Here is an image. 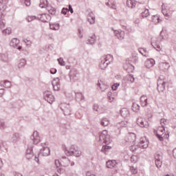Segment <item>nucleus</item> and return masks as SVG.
<instances>
[{"instance_id": "1", "label": "nucleus", "mask_w": 176, "mask_h": 176, "mask_svg": "<svg viewBox=\"0 0 176 176\" xmlns=\"http://www.w3.org/2000/svg\"><path fill=\"white\" fill-rule=\"evenodd\" d=\"M63 151L67 156H75L76 157L82 156V151L75 145H72L69 148L64 146Z\"/></svg>"}, {"instance_id": "2", "label": "nucleus", "mask_w": 176, "mask_h": 176, "mask_svg": "<svg viewBox=\"0 0 176 176\" xmlns=\"http://www.w3.org/2000/svg\"><path fill=\"white\" fill-rule=\"evenodd\" d=\"M164 131H166L164 125H161V126L158 127L157 131H154V133H155L156 137L158 138L159 141H164V139L167 140L170 137V135L168 133H164Z\"/></svg>"}, {"instance_id": "3", "label": "nucleus", "mask_w": 176, "mask_h": 176, "mask_svg": "<svg viewBox=\"0 0 176 176\" xmlns=\"http://www.w3.org/2000/svg\"><path fill=\"white\" fill-rule=\"evenodd\" d=\"M99 141L100 142H102L103 144H106L107 145L111 144V139L108 135V131L107 130H104L99 133Z\"/></svg>"}, {"instance_id": "4", "label": "nucleus", "mask_w": 176, "mask_h": 176, "mask_svg": "<svg viewBox=\"0 0 176 176\" xmlns=\"http://www.w3.org/2000/svg\"><path fill=\"white\" fill-rule=\"evenodd\" d=\"M43 98L45 100V101L48 102L49 104H53L55 100L54 96L50 91H45L43 93Z\"/></svg>"}, {"instance_id": "5", "label": "nucleus", "mask_w": 176, "mask_h": 176, "mask_svg": "<svg viewBox=\"0 0 176 176\" xmlns=\"http://www.w3.org/2000/svg\"><path fill=\"white\" fill-rule=\"evenodd\" d=\"M69 76L70 82L74 83V82L79 80V72L76 69H73L70 71Z\"/></svg>"}, {"instance_id": "6", "label": "nucleus", "mask_w": 176, "mask_h": 176, "mask_svg": "<svg viewBox=\"0 0 176 176\" xmlns=\"http://www.w3.org/2000/svg\"><path fill=\"white\" fill-rule=\"evenodd\" d=\"M60 109L63 112L65 116H69L71 115V106L67 103H61L59 105Z\"/></svg>"}, {"instance_id": "7", "label": "nucleus", "mask_w": 176, "mask_h": 176, "mask_svg": "<svg viewBox=\"0 0 176 176\" xmlns=\"http://www.w3.org/2000/svg\"><path fill=\"white\" fill-rule=\"evenodd\" d=\"M157 90L159 92H163L166 90V81L164 77L160 76L157 81Z\"/></svg>"}, {"instance_id": "8", "label": "nucleus", "mask_w": 176, "mask_h": 176, "mask_svg": "<svg viewBox=\"0 0 176 176\" xmlns=\"http://www.w3.org/2000/svg\"><path fill=\"white\" fill-rule=\"evenodd\" d=\"M41 146H43V148L40 150L38 156H49L50 155V148L46 146V144L45 143H41Z\"/></svg>"}, {"instance_id": "9", "label": "nucleus", "mask_w": 176, "mask_h": 176, "mask_svg": "<svg viewBox=\"0 0 176 176\" xmlns=\"http://www.w3.org/2000/svg\"><path fill=\"white\" fill-rule=\"evenodd\" d=\"M160 38H152V42H151V45L157 52H161L162 47L160 46Z\"/></svg>"}, {"instance_id": "10", "label": "nucleus", "mask_w": 176, "mask_h": 176, "mask_svg": "<svg viewBox=\"0 0 176 176\" xmlns=\"http://www.w3.org/2000/svg\"><path fill=\"white\" fill-rule=\"evenodd\" d=\"M136 123L140 126V127H145V129H148V127H149V123L148 121L145 120V119L142 117L137 118Z\"/></svg>"}, {"instance_id": "11", "label": "nucleus", "mask_w": 176, "mask_h": 176, "mask_svg": "<svg viewBox=\"0 0 176 176\" xmlns=\"http://www.w3.org/2000/svg\"><path fill=\"white\" fill-rule=\"evenodd\" d=\"M30 140H32L34 145H36V144H39V142H41V137L39 136V132L34 131L33 132L32 135L30 137Z\"/></svg>"}, {"instance_id": "12", "label": "nucleus", "mask_w": 176, "mask_h": 176, "mask_svg": "<svg viewBox=\"0 0 176 176\" xmlns=\"http://www.w3.org/2000/svg\"><path fill=\"white\" fill-rule=\"evenodd\" d=\"M20 45V40L14 38H12L10 42V46H12V47H14V49H18V50H21V46Z\"/></svg>"}, {"instance_id": "13", "label": "nucleus", "mask_w": 176, "mask_h": 176, "mask_svg": "<svg viewBox=\"0 0 176 176\" xmlns=\"http://www.w3.org/2000/svg\"><path fill=\"white\" fill-rule=\"evenodd\" d=\"M52 87L54 91H58L60 90V78H56L52 82Z\"/></svg>"}, {"instance_id": "14", "label": "nucleus", "mask_w": 176, "mask_h": 176, "mask_svg": "<svg viewBox=\"0 0 176 176\" xmlns=\"http://www.w3.org/2000/svg\"><path fill=\"white\" fill-rule=\"evenodd\" d=\"M149 145V142L148 140H146V138H140V143H139V146L142 149H146V148Z\"/></svg>"}, {"instance_id": "15", "label": "nucleus", "mask_w": 176, "mask_h": 176, "mask_svg": "<svg viewBox=\"0 0 176 176\" xmlns=\"http://www.w3.org/2000/svg\"><path fill=\"white\" fill-rule=\"evenodd\" d=\"M114 35L118 38V39H120V41L124 39V31L123 30H114Z\"/></svg>"}, {"instance_id": "16", "label": "nucleus", "mask_w": 176, "mask_h": 176, "mask_svg": "<svg viewBox=\"0 0 176 176\" xmlns=\"http://www.w3.org/2000/svg\"><path fill=\"white\" fill-rule=\"evenodd\" d=\"M126 142H128L129 144H134L135 142V134L134 133H129L126 139Z\"/></svg>"}, {"instance_id": "17", "label": "nucleus", "mask_w": 176, "mask_h": 176, "mask_svg": "<svg viewBox=\"0 0 176 176\" xmlns=\"http://www.w3.org/2000/svg\"><path fill=\"white\" fill-rule=\"evenodd\" d=\"M11 140L14 144H17L21 140V135L19 133H15L12 135Z\"/></svg>"}, {"instance_id": "18", "label": "nucleus", "mask_w": 176, "mask_h": 176, "mask_svg": "<svg viewBox=\"0 0 176 176\" xmlns=\"http://www.w3.org/2000/svg\"><path fill=\"white\" fill-rule=\"evenodd\" d=\"M159 68L161 71L166 72V71H168V68H170V65L168 63H160L159 65Z\"/></svg>"}, {"instance_id": "19", "label": "nucleus", "mask_w": 176, "mask_h": 176, "mask_svg": "<svg viewBox=\"0 0 176 176\" xmlns=\"http://www.w3.org/2000/svg\"><path fill=\"white\" fill-rule=\"evenodd\" d=\"M87 21L89 22V24L92 25L96 23V16L93 12H89L87 15Z\"/></svg>"}, {"instance_id": "20", "label": "nucleus", "mask_w": 176, "mask_h": 176, "mask_svg": "<svg viewBox=\"0 0 176 176\" xmlns=\"http://www.w3.org/2000/svg\"><path fill=\"white\" fill-rule=\"evenodd\" d=\"M96 41V37L94 34L89 36V38L86 40L87 45H94Z\"/></svg>"}, {"instance_id": "21", "label": "nucleus", "mask_w": 176, "mask_h": 176, "mask_svg": "<svg viewBox=\"0 0 176 176\" xmlns=\"http://www.w3.org/2000/svg\"><path fill=\"white\" fill-rule=\"evenodd\" d=\"M140 104L143 107H148L149 103L148 102V98L146 97V96H141Z\"/></svg>"}, {"instance_id": "22", "label": "nucleus", "mask_w": 176, "mask_h": 176, "mask_svg": "<svg viewBox=\"0 0 176 176\" xmlns=\"http://www.w3.org/2000/svg\"><path fill=\"white\" fill-rule=\"evenodd\" d=\"M120 113L122 118H129L130 116V111L127 109V108H122Z\"/></svg>"}, {"instance_id": "23", "label": "nucleus", "mask_w": 176, "mask_h": 176, "mask_svg": "<svg viewBox=\"0 0 176 176\" xmlns=\"http://www.w3.org/2000/svg\"><path fill=\"white\" fill-rule=\"evenodd\" d=\"M76 101H77V102H83V101H85V96H83L82 93H76Z\"/></svg>"}, {"instance_id": "24", "label": "nucleus", "mask_w": 176, "mask_h": 176, "mask_svg": "<svg viewBox=\"0 0 176 176\" xmlns=\"http://www.w3.org/2000/svg\"><path fill=\"white\" fill-rule=\"evenodd\" d=\"M52 17L48 14H42L40 19L43 23H48L49 20H50Z\"/></svg>"}, {"instance_id": "25", "label": "nucleus", "mask_w": 176, "mask_h": 176, "mask_svg": "<svg viewBox=\"0 0 176 176\" xmlns=\"http://www.w3.org/2000/svg\"><path fill=\"white\" fill-rule=\"evenodd\" d=\"M144 64H145L146 68H152V67L155 65V63L153 58H151L146 60Z\"/></svg>"}, {"instance_id": "26", "label": "nucleus", "mask_w": 176, "mask_h": 176, "mask_svg": "<svg viewBox=\"0 0 176 176\" xmlns=\"http://www.w3.org/2000/svg\"><path fill=\"white\" fill-rule=\"evenodd\" d=\"M102 60L104 61H106L107 63H109V64H111V61L113 60V56L111 54H107L101 58Z\"/></svg>"}, {"instance_id": "27", "label": "nucleus", "mask_w": 176, "mask_h": 176, "mask_svg": "<svg viewBox=\"0 0 176 176\" xmlns=\"http://www.w3.org/2000/svg\"><path fill=\"white\" fill-rule=\"evenodd\" d=\"M55 166L56 167L57 171L59 174L61 173H64V170L60 167H61V163H60V160H55Z\"/></svg>"}, {"instance_id": "28", "label": "nucleus", "mask_w": 176, "mask_h": 176, "mask_svg": "<svg viewBox=\"0 0 176 176\" xmlns=\"http://www.w3.org/2000/svg\"><path fill=\"white\" fill-rule=\"evenodd\" d=\"M107 168H113L116 166V160H109L106 163Z\"/></svg>"}, {"instance_id": "29", "label": "nucleus", "mask_w": 176, "mask_h": 176, "mask_svg": "<svg viewBox=\"0 0 176 176\" xmlns=\"http://www.w3.org/2000/svg\"><path fill=\"white\" fill-rule=\"evenodd\" d=\"M112 149V147L110 146H108V144L103 145L101 148V152L104 153V155H108V152H109V150Z\"/></svg>"}, {"instance_id": "30", "label": "nucleus", "mask_w": 176, "mask_h": 176, "mask_svg": "<svg viewBox=\"0 0 176 176\" xmlns=\"http://www.w3.org/2000/svg\"><path fill=\"white\" fill-rule=\"evenodd\" d=\"M108 65H109V63L101 58V61L99 65L100 69H105Z\"/></svg>"}, {"instance_id": "31", "label": "nucleus", "mask_w": 176, "mask_h": 176, "mask_svg": "<svg viewBox=\"0 0 176 176\" xmlns=\"http://www.w3.org/2000/svg\"><path fill=\"white\" fill-rule=\"evenodd\" d=\"M138 50L142 56H144V57L149 56V53L147 52L146 48H139Z\"/></svg>"}, {"instance_id": "32", "label": "nucleus", "mask_w": 176, "mask_h": 176, "mask_svg": "<svg viewBox=\"0 0 176 176\" xmlns=\"http://www.w3.org/2000/svg\"><path fill=\"white\" fill-rule=\"evenodd\" d=\"M136 3L135 1L133 0H127L126 1V6L128 8H131V9H133V8H135Z\"/></svg>"}, {"instance_id": "33", "label": "nucleus", "mask_w": 176, "mask_h": 176, "mask_svg": "<svg viewBox=\"0 0 176 176\" xmlns=\"http://www.w3.org/2000/svg\"><path fill=\"white\" fill-rule=\"evenodd\" d=\"M93 109H94V111H96V112H98L99 113H102V112H104V111H105V109H101V107H100V106H98V104H94Z\"/></svg>"}, {"instance_id": "34", "label": "nucleus", "mask_w": 176, "mask_h": 176, "mask_svg": "<svg viewBox=\"0 0 176 176\" xmlns=\"http://www.w3.org/2000/svg\"><path fill=\"white\" fill-rule=\"evenodd\" d=\"M40 8H43L49 6V2L47 0H40V4H39Z\"/></svg>"}, {"instance_id": "35", "label": "nucleus", "mask_w": 176, "mask_h": 176, "mask_svg": "<svg viewBox=\"0 0 176 176\" xmlns=\"http://www.w3.org/2000/svg\"><path fill=\"white\" fill-rule=\"evenodd\" d=\"M1 86H2L3 87H6V89H9L12 87V83L8 80L2 81L1 82Z\"/></svg>"}, {"instance_id": "36", "label": "nucleus", "mask_w": 176, "mask_h": 176, "mask_svg": "<svg viewBox=\"0 0 176 176\" xmlns=\"http://www.w3.org/2000/svg\"><path fill=\"white\" fill-rule=\"evenodd\" d=\"M50 30H54V31H58L60 30V24L58 23H50Z\"/></svg>"}, {"instance_id": "37", "label": "nucleus", "mask_w": 176, "mask_h": 176, "mask_svg": "<svg viewBox=\"0 0 176 176\" xmlns=\"http://www.w3.org/2000/svg\"><path fill=\"white\" fill-rule=\"evenodd\" d=\"M100 124L104 127H107V126L109 125V120H108V118H102L100 120Z\"/></svg>"}, {"instance_id": "38", "label": "nucleus", "mask_w": 176, "mask_h": 176, "mask_svg": "<svg viewBox=\"0 0 176 176\" xmlns=\"http://www.w3.org/2000/svg\"><path fill=\"white\" fill-rule=\"evenodd\" d=\"M46 9H47L48 13L50 14H52V16H54V14H56V8L48 6V7H47Z\"/></svg>"}, {"instance_id": "39", "label": "nucleus", "mask_w": 176, "mask_h": 176, "mask_svg": "<svg viewBox=\"0 0 176 176\" xmlns=\"http://www.w3.org/2000/svg\"><path fill=\"white\" fill-rule=\"evenodd\" d=\"M140 104H137V102H133L132 104V110L133 112H140Z\"/></svg>"}, {"instance_id": "40", "label": "nucleus", "mask_w": 176, "mask_h": 176, "mask_svg": "<svg viewBox=\"0 0 176 176\" xmlns=\"http://www.w3.org/2000/svg\"><path fill=\"white\" fill-rule=\"evenodd\" d=\"M98 87H100L101 91H105V90H107L108 87H109L108 85L104 83H98Z\"/></svg>"}, {"instance_id": "41", "label": "nucleus", "mask_w": 176, "mask_h": 176, "mask_svg": "<svg viewBox=\"0 0 176 176\" xmlns=\"http://www.w3.org/2000/svg\"><path fill=\"white\" fill-rule=\"evenodd\" d=\"M153 23H155V24H159L162 20H160V16L159 15H154L152 18Z\"/></svg>"}, {"instance_id": "42", "label": "nucleus", "mask_w": 176, "mask_h": 176, "mask_svg": "<svg viewBox=\"0 0 176 176\" xmlns=\"http://www.w3.org/2000/svg\"><path fill=\"white\" fill-rule=\"evenodd\" d=\"M27 64V60L25 59L22 58L19 60V63H18V68H23V67H25Z\"/></svg>"}, {"instance_id": "43", "label": "nucleus", "mask_w": 176, "mask_h": 176, "mask_svg": "<svg viewBox=\"0 0 176 176\" xmlns=\"http://www.w3.org/2000/svg\"><path fill=\"white\" fill-rule=\"evenodd\" d=\"M69 164L72 166H75V162L69 160V159H66L65 160V165L64 167H68L69 166Z\"/></svg>"}, {"instance_id": "44", "label": "nucleus", "mask_w": 176, "mask_h": 176, "mask_svg": "<svg viewBox=\"0 0 176 176\" xmlns=\"http://www.w3.org/2000/svg\"><path fill=\"white\" fill-rule=\"evenodd\" d=\"M149 16V10L145 8L143 12L141 13V16L143 19H145V17H148Z\"/></svg>"}, {"instance_id": "45", "label": "nucleus", "mask_w": 176, "mask_h": 176, "mask_svg": "<svg viewBox=\"0 0 176 176\" xmlns=\"http://www.w3.org/2000/svg\"><path fill=\"white\" fill-rule=\"evenodd\" d=\"M140 144L138 145H131L130 147H129V149L131 151V152H135L138 149H140Z\"/></svg>"}, {"instance_id": "46", "label": "nucleus", "mask_w": 176, "mask_h": 176, "mask_svg": "<svg viewBox=\"0 0 176 176\" xmlns=\"http://www.w3.org/2000/svg\"><path fill=\"white\" fill-rule=\"evenodd\" d=\"M126 79L129 82H131V83H134V80H135L133 74H129L126 76Z\"/></svg>"}, {"instance_id": "47", "label": "nucleus", "mask_w": 176, "mask_h": 176, "mask_svg": "<svg viewBox=\"0 0 176 176\" xmlns=\"http://www.w3.org/2000/svg\"><path fill=\"white\" fill-rule=\"evenodd\" d=\"M3 34L4 35H10V34H12V28H8L3 30Z\"/></svg>"}, {"instance_id": "48", "label": "nucleus", "mask_w": 176, "mask_h": 176, "mask_svg": "<svg viewBox=\"0 0 176 176\" xmlns=\"http://www.w3.org/2000/svg\"><path fill=\"white\" fill-rule=\"evenodd\" d=\"M129 168L132 174H137L138 173V169H137V168L134 166H129Z\"/></svg>"}, {"instance_id": "49", "label": "nucleus", "mask_w": 176, "mask_h": 176, "mask_svg": "<svg viewBox=\"0 0 176 176\" xmlns=\"http://www.w3.org/2000/svg\"><path fill=\"white\" fill-rule=\"evenodd\" d=\"M131 163H137L138 162V157L137 155H132L131 157Z\"/></svg>"}, {"instance_id": "50", "label": "nucleus", "mask_w": 176, "mask_h": 176, "mask_svg": "<svg viewBox=\"0 0 176 176\" xmlns=\"http://www.w3.org/2000/svg\"><path fill=\"white\" fill-rule=\"evenodd\" d=\"M6 129V124H5V122L0 119V130H4Z\"/></svg>"}, {"instance_id": "51", "label": "nucleus", "mask_w": 176, "mask_h": 176, "mask_svg": "<svg viewBox=\"0 0 176 176\" xmlns=\"http://www.w3.org/2000/svg\"><path fill=\"white\" fill-rule=\"evenodd\" d=\"M160 124L161 126H164V124H168V120L162 118L160 120Z\"/></svg>"}, {"instance_id": "52", "label": "nucleus", "mask_w": 176, "mask_h": 176, "mask_svg": "<svg viewBox=\"0 0 176 176\" xmlns=\"http://www.w3.org/2000/svg\"><path fill=\"white\" fill-rule=\"evenodd\" d=\"M162 160H155V166L157 168H160L162 167Z\"/></svg>"}, {"instance_id": "53", "label": "nucleus", "mask_w": 176, "mask_h": 176, "mask_svg": "<svg viewBox=\"0 0 176 176\" xmlns=\"http://www.w3.org/2000/svg\"><path fill=\"white\" fill-rule=\"evenodd\" d=\"M155 160H162L163 156H162V155H160L159 153H155Z\"/></svg>"}, {"instance_id": "54", "label": "nucleus", "mask_w": 176, "mask_h": 176, "mask_svg": "<svg viewBox=\"0 0 176 176\" xmlns=\"http://www.w3.org/2000/svg\"><path fill=\"white\" fill-rule=\"evenodd\" d=\"M58 62L59 65H62V66L65 65V62L64 61V59L63 58H58Z\"/></svg>"}, {"instance_id": "55", "label": "nucleus", "mask_w": 176, "mask_h": 176, "mask_svg": "<svg viewBox=\"0 0 176 176\" xmlns=\"http://www.w3.org/2000/svg\"><path fill=\"white\" fill-rule=\"evenodd\" d=\"M133 72H134V66H133L132 65H130L129 67L126 69V72L130 73Z\"/></svg>"}, {"instance_id": "56", "label": "nucleus", "mask_w": 176, "mask_h": 176, "mask_svg": "<svg viewBox=\"0 0 176 176\" xmlns=\"http://www.w3.org/2000/svg\"><path fill=\"white\" fill-rule=\"evenodd\" d=\"M162 13L164 14V16H165V17H166V20H168V19H170V14L168 13H167V12H166V10H162Z\"/></svg>"}, {"instance_id": "57", "label": "nucleus", "mask_w": 176, "mask_h": 176, "mask_svg": "<svg viewBox=\"0 0 176 176\" xmlns=\"http://www.w3.org/2000/svg\"><path fill=\"white\" fill-rule=\"evenodd\" d=\"M1 58L5 63H6V61H8V56L5 54H2L1 55Z\"/></svg>"}, {"instance_id": "58", "label": "nucleus", "mask_w": 176, "mask_h": 176, "mask_svg": "<svg viewBox=\"0 0 176 176\" xmlns=\"http://www.w3.org/2000/svg\"><path fill=\"white\" fill-rule=\"evenodd\" d=\"M164 34V32H163V31H162L160 32V39H162V40H166L167 39V36L163 35Z\"/></svg>"}, {"instance_id": "59", "label": "nucleus", "mask_w": 176, "mask_h": 176, "mask_svg": "<svg viewBox=\"0 0 176 176\" xmlns=\"http://www.w3.org/2000/svg\"><path fill=\"white\" fill-rule=\"evenodd\" d=\"M111 9H113L114 10H116V3L115 1H113L110 4Z\"/></svg>"}, {"instance_id": "60", "label": "nucleus", "mask_w": 176, "mask_h": 176, "mask_svg": "<svg viewBox=\"0 0 176 176\" xmlns=\"http://www.w3.org/2000/svg\"><path fill=\"white\" fill-rule=\"evenodd\" d=\"M107 97H108V98H109V102H112L113 100L111 99V97H112V92H111V91L108 92V93H107Z\"/></svg>"}, {"instance_id": "61", "label": "nucleus", "mask_w": 176, "mask_h": 176, "mask_svg": "<svg viewBox=\"0 0 176 176\" xmlns=\"http://www.w3.org/2000/svg\"><path fill=\"white\" fill-rule=\"evenodd\" d=\"M32 153H34L32 152V147H30V148L28 147V149L26 150V154L30 155V154H32Z\"/></svg>"}, {"instance_id": "62", "label": "nucleus", "mask_w": 176, "mask_h": 176, "mask_svg": "<svg viewBox=\"0 0 176 176\" xmlns=\"http://www.w3.org/2000/svg\"><path fill=\"white\" fill-rule=\"evenodd\" d=\"M33 157H34V153L26 154V159H28V160H31V159H32Z\"/></svg>"}, {"instance_id": "63", "label": "nucleus", "mask_w": 176, "mask_h": 176, "mask_svg": "<svg viewBox=\"0 0 176 176\" xmlns=\"http://www.w3.org/2000/svg\"><path fill=\"white\" fill-rule=\"evenodd\" d=\"M67 12H70V13H74V8H72V6L69 4L68 6Z\"/></svg>"}, {"instance_id": "64", "label": "nucleus", "mask_w": 176, "mask_h": 176, "mask_svg": "<svg viewBox=\"0 0 176 176\" xmlns=\"http://www.w3.org/2000/svg\"><path fill=\"white\" fill-rule=\"evenodd\" d=\"M68 12V8H63L62 9L61 13L62 14H67V12Z\"/></svg>"}]
</instances>
